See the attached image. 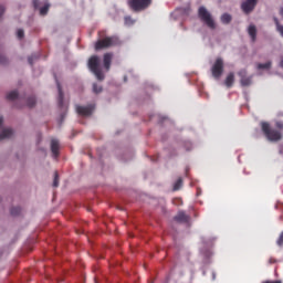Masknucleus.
<instances>
[{"label":"nucleus","instance_id":"nucleus-1","mask_svg":"<svg viewBox=\"0 0 283 283\" xmlns=\"http://www.w3.org/2000/svg\"><path fill=\"white\" fill-rule=\"evenodd\" d=\"M261 129L265 138H268V140L271 143H277L279 140H282V132L271 128V124L268 122H261Z\"/></svg>","mask_w":283,"mask_h":283},{"label":"nucleus","instance_id":"nucleus-2","mask_svg":"<svg viewBox=\"0 0 283 283\" xmlns=\"http://www.w3.org/2000/svg\"><path fill=\"white\" fill-rule=\"evenodd\" d=\"M88 70L96 76L97 81H105V73L101 67V57L93 55L88 59Z\"/></svg>","mask_w":283,"mask_h":283},{"label":"nucleus","instance_id":"nucleus-3","mask_svg":"<svg viewBox=\"0 0 283 283\" xmlns=\"http://www.w3.org/2000/svg\"><path fill=\"white\" fill-rule=\"evenodd\" d=\"M154 0H127V6L132 12H145L151 8Z\"/></svg>","mask_w":283,"mask_h":283},{"label":"nucleus","instance_id":"nucleus-4","mask_svg":"<svg viewBox=\"0 0 283 283\" xmlns=\"http://www.w3.org/2000/svg\"><path fill=\"white\" fill-rule=\"evenodd\" d=\"M116 45H120V39L118 36H106L104 39L98 40L95 43V50H107L109 48H114Z\"/></svg>","mask_w":283,"mask_h":283},{"label":"nucleus","instance_id":"nucleus-5","mask_svg":"<svg viewBox=\"0 0 283 283\" xmlns=\"http://www.w3.org/2000/svg\"><path fill=\"white\" fill-rule=\"evenodd\" d=\"M198 17L202 23H205L210 30H216V21L211 13L205 7L198 9Z\"/></svg>","mask_w":283,"mask_h":283},{"label":"nucleus","instance_id":"nucleus-6","mask_svg":"<svg viewBox=\"0 0 283 283\" xmlns=\"http://www.w3.org/2000/svg\"><path fill=\"white\" fill-rule=\"evenodd\" d=\"M223 73H224V61L221 57H218L211 67V74L213 78H220V76H222Z\"/></svg>","mask_w":283,"mask_h":283},{"label":"nucleus","instance_id":"nucleus-7","mask_svg":"<svg viewBox=\"0 0 283 283\" xmlns=\"http://www.w3.org/2000/svg\"><path fill=\"white\" fill-rule=\"evenodd\" d=\"M255 6H258V0H245L241 3V10L244 14H251L255 10Z\"/></svg>","mask_w":283,"mask_h":283},{"label":"nucleus","instance_id":"nucleus-8","mask_svg":"<svg viewBox=\"0 0 283 283\" xmlns=\"http://www.w3.org/2000/svg\"><path fill=\"white\" fill-rule=\"evenodd\" d=\"M75 109L80 116H92L94 112V105H87V106L76 105Z\"/></svg>","mask_w":283,"mask_h":283},{"label":"nucleus","instance_id":"nucleus-9","mask_svg":"<svg viewBox=\"0 0 283 283\" xmlns=\"http://www.w3.org/2000/svg\"><path fill=\"white\" fill-rule=\"evenodd\" d=\"M239 76L242 87H249V85H251V76H247V70H241Z\"/></svg>","mask_w":283,"mask_h":283},{"label":"nucleus","instance_id":"nucleus-10","mask_svg":"<svg viewBox=\"0 0 283 283\" xmlns=\"http://www.w3.org/2000/svg\"><path fill=\"white\" fill-rule=\"evenodd\" d=\"M112 59H114V53H105L103 56L104 69L106 72H109L112 67Z\"/></svg>","mask_w":283,"mask_h":283},{"label":"nucleus","instance_id":"nucleus-11","mask_svg":"<svg viewBox=\"0 0 283 283\" xmlns=\"http://www.w3.org/2000/svg\"><path fill=\"white\" fill-rule=\"evenodd\" d=\"M174 220L176 222L187 224V222H189V220H191V218L187 213H185V211H179L177 213V216H175Z\"/></svg>","mask_w":283,"mask_h":283},{"label":"nucleus","instance_id":"nucleus-12","mask_svg":"<svg viewBox=\"0 0 283 283\" xmlns=\"http://www.w3.org/2000/svg\"><path fill=\"white\" fill-rule=\"evenodd\" d=\"M59 149H61V146L56 139L51 140V151L54 156V158H59Z\"/></svg>","mask_w":283,"mask_h":283},{"label":"nucleus","instance_id":"nucleus-13","mask_svg":"<svg viewBox=\"0 0 283 283\" xmlns=\"http://www.w3.org/2000/svg\"><path fill=\"white\" fill-rule=\"evenodd\" d=\"M248 33H249V36H251L252 42L255 43V40L258 39V29L255 28L254 24H251L248 28Z\"/></svg>","mask_w":283,"mask_h":283},{"label":"nucleus","instance_id":"nucleus-14","mask_svg":"<svg viewBox=\"0 0 283 283\" xmlns=\"http://www.w3.org/2000/svg\"><path fill=\"white\" fill-rule=\"evenodd\" d=\"M56 85H57V92H59L57 105L59 107H63V99H64L63 88L61 87V83L56 82Z\"/></svg>","mask_w":283,"mask_h":283},{"label":"nucleus","instance_id":"nucleus-15","mask_svg":"<svg viewBox=\"0 0 283 283\" xmlns=\"http://www.w3.org/2000/svg\"><path fill=\"white\" fill-rule=\"evenodd\" d=\"M14 132L11 128H6L0 133V140H6V138H12Z\"/></svg>","mask_w":283,"mask_h":283},{"label":"nucleus","instance_id":"nucleus-16","mask_svg":"<svg viewBox=\"0 0 283 283\" xmlns=\"http://www.w3.org/2000/svg\"><path fill=\"white\" fill-rule=\"evenodd\" d=\"M233 83H235V75L233 73H229L226 77L224 84L228 87H233Z\"/></svg>","mask_w":283,"mask_h":283},{"label":"nucleus","instance_id":"nucleus-17","mask_svg":"<svg viewBox=\"0 0 283 283\" xmlns=\"http://www.w3.org/2000/svg\"><path fill=\"white\" fill-rule=\"evenodd\" d=\"M17 98H19V92L17 91H11L7 94V101H17Z\"/></svg>","mask_w":283,"mask_h":283},{"label":"nucleus","instance_id":"nucleus-18","mask_svg":"<svg viewBox=\"0 0 283 283\" xmlns=\"http://www.w3.org/2000/svg\"><path fill=\"white\" fill-rule=\"evenodd\" d=\"M231 19H232V17L229 13H223L221 15V22H223L224 24L231 23Z\"/></svg>","mask_w":283,"mask_h":283},{"label":"nucleus","instance_id":"nucleus-19","mask_svg":"<svg viewBox=\"0 0 283 283\" xmlns=\"http://www.w3.org/2000/svg\"><path fill=\"white\" fill-rule=\"evenodd\" d=\"M28 107H34L36 105V97L30 96L27 99Z\"/></svg>","mask_w":283,"mask_h":283},{"label":"nucleus","instance_id":"nucleus-20","mask_svg":"<svg viewBox=\"0 0 283 283\" xmlns=\"http://www.w3.org/2000/svg\"><path fill=\"white\" fill-rule=\"evenodd\" d=\"M50 12V3H46L44 7L40 8V14L41 17H45Z\"/></svg>","mask_w":283,"mask_h":283},{"label":"nucleus","instance_id":"nucleus-21","mask_svg":"<svg viewBox=\"0 0 283 283\" xmlns=\"http://www.w3.org/2000/svg\"><path fill=\"white\" fill-rule=\"evenodd\" d=\"M274 23L276 25V30L277 32L281 34V36L283 38V25L280 24V20H277V18H274Z\"/></svg>","mask_w":283,"mask_h":283},{"label":"nucleus","instance_id":"nucleus-22","mask_svg":"<svg viewBox=\"0 0 283 283\" xmlns=\"http://www.w3.org/2000/svg\"><path fill=\"white\" fill-rule=\"evenodd\" d=\"M124 23L125 25H134V23H136V20H133L132 17L127 15L124 18Z\"/></svg>","mask_w":283,"mask_h":283},{"label":"nucleus","instance_id":"nucleus-23","mask_svg":"<svg viewBox=\"0 0 283 283\" xmlns=\"http://www.w3.org/2000/svg\"><path fill=\"white\" fill-rule=\"evenodd\" d=\"M270 69H271V62L258 64V70H270Z\"/></svg>","mask_w":283,"mask_h":283},{"label":"nucleus","instance_id":"nucleus-24","mask_svg":"<svg viewBox=\"0 0 283 283\" xmlns=\"http://www.w3.org/2000/svg\"><path fill=\"white\" fill-rule=\"evenodd\" d=\"M182 187V178H179L174 185V191H178Z\"/></svg>","mask_w":283,"mask_h":283},{"label":"nucleus","instance_id":"nucleus-25","mask_svg":"<svg viewBox=\"0 0 283 283\" xmlns=\"http://www.w3.org/2000/svg\"><path fill=\"white\" fill-rule=\"evenodd\" d=\"M93 92H94V94H101V92H103V86H98V84L94 83Z\"/></svg>","mask_w":283,"mask_h":283},{"label":"nucleus","instance_id":"nucleus-26","mask_svg":"<svg viewBox=\"0 0 283 283\" xmlns=\"http://www.w3.org/2000/svg\"><path fill=\"white\" fill-rule=\"evenodd\" d=\"M21 213L20 207L11 208V216H19Z\"/></svg>","mask_w":283,"mask_h":283},{"label":"nucleus","instance_id":"nucleus-27","mask_svg":"<svg viewBox=\"0 0 283 283\" xmlns=\"http://www.w3.org/2000/svg\"><path fill=\"white\" fill-rule=\"evenodd\" d=\"M53 187H59V172H54Z\"/></svg>","mask_w":283,"mask_h":283},{"label":"nucleus","instance_id":"nucleus-28","mask_svg":"<svg viewBox=\"0 0 283 283\" xmlns=\"http://www.w3.org/2000/svg\"><path fill=\"white\" fill-rule=\"evenodd\" d=\"M6 63H8V59L6 57V55L0 54V65H6Z\"/></svg>","mask_w":283,"mask_h":283},{"label":"nucleus","instance_id":"nucleus-29","mask_svg":"<svg viewBox=\"0 0 283 283\" xmlns=\"http://www.w3.org/2000/svg\"><path fill=\"white\" fill-rule=\"evenodd\" d=\"M24 35H25V33H24L23 29H19L17 32L18 39H23Z\"/></svg>","mask_w":283,"mask_h":283},{"label":"nucleus","instance_id":"nucleus-30","mask_svg":"<svg viewBox=\"0 0 283 283\" xmlns=\"http://www.w3.org/2000/svg\"><path fill=\"white\" fill-rule=\"evenodd\" d=\"M275 127H276L277 129H283V122H276V123H275Z\"/></svg>","mask_w":283,"mask_h":283},{"label":"nucleus","instance_id":"nucleus-31","mask_svg":"<svg viewBox=\"0 0 283 283\" xmlns=\"http://www.w3.org/2000/svg\"><path fill=\"white\" fill-rule=\"evenodd\" d=\"M3 12H6V7L0 6V19L3 17Z\"/></svg>","mask_w":283,"mask_h":283},{"label":"nucleus","instance_id":"nucleus-32","mask_svg":"<svg viewBox=\"0 0 283 283\" xmlns=\"http://www.w3.org/2000/svg\"><path fill=\"white\" fill-rule=\"evenodd\" d=\"M33 8H39V0H33Z\"/></svg>","mask_w":283,"mask_h":283},{"label":"nucleus","instance_id":"nucleus-33","mask_svg":"<svg viewBox=\"0 0 283 283\" xmlns=\"http://www.w3.org/2000/svg\"><path fill=\"white\" fill-rule=\"evenodd\" d=\"M263 283H282V281H265Z\"/></svg>","mask_w":283,"mask_h":283},{"label":"nucleus","instance_id":"nucleus-34","mask_svg":"<svg viewBox=\"0 0 283 283\" xmlns=\"http://www.w3.org/2000/svg\"><path fill=\"white\" fill-rule=\"evenodd\" d=\"M2 126H3V118L0 117V127H2Z\"/></svg>","mask_w":283,"mask_h":283},{"label":"nucleus","instance_id":"nucleus-35","mask_svg":"<svg viewBox=\"0 0 283 283\" xmlns=\"http://www.w3.org/2000/svg\"><path fill=\"white\" fill-rule=\"evenodd\" d=\"M29 63L30 65H32V57H29Z\"/></svg>","mask_w":283,"mask_h":283},{"label":"nucleus","instance_id":"nucleus-36","mask_svg":"<svg viewBox=\"0 0 283 283\" xmlns=\"http://www.w3.org/2000/svg\"><path fill=\"white\" fill-rule=\"evenodd\" d=\"M281 67H283V59L281 60V63H280Z\"/></svg>","mask_w":283,"mask_h":283}]
</instances>
